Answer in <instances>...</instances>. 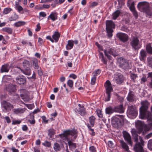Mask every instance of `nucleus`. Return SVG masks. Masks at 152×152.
Here are the masks:
<instances>
[{
    "instance_id": "3",
    "label": "nucleus",
    "mask_w": 152,
    "mask_h": 152,
    "mask_svg": "<svg viewBox=\"0 0 152 152\" xmlns=\"http://www.w3.org/2000/svg\"><path fill=\"white\" fill-rule=\"evenodd\" d=\"M75 134V131L69 130L64 131L63 134L60 135V136L63 140H67L68 141V144L70 148L75 149L76 148V144L72 142L71 140H72L71 137L74 136Z\"/></svg>"
},
{
    "instance_id": "12",
    "label": "nucleus",
    "mask_w": 152,
    "mask_h": 152,
    "mask_svg": "<svg viewBox=\"0 0 152 152\" xmlns=\"http://www.w3.org/2000/svg\"><path fill=\"white\" fill-rule=\"evenodd\" d=\"M60 35V33L58 32L55 31L52 35L53 38L51 37L48 36V39L50 40L52 42H57L59 40Z\"/></svg>"
},
{
    "instance_id": "21",
    "label": "nucleus",
    "mask_w": 152,
    "mask_h": 152,
    "mask_svg": "<svg viewBox=\"0 0 152 152\" xmlns=\"http://www.w3.org/2000/svg\"><path fill=\"white\" fill-rule=\"evenodd\" d=\"M106 29L115 28V24L111 20H107L106 22Z\"/></svg>"
},
{
    "instance_id": "59",
    "label": "nucleus",
    "mask_w": 152,
    "mask_h": 152,
    "mask_svg": "<svg viewBox=\"0 0 152 152\" xmlns=\"http://www.w3.org/2000/svg\"><path fill=\"white\" fill-rule=\"evenodd\" d=\"M101 72V71L99 69H98L97 70H96L95 71V74L94 75V76H95V77H96V76H97V75H99L100 74Z\"/></svg>"
},
{
    "instance_id": "18",
    "label": "nucleus",
    "mask_w": 152,
    "mask_h": 152,
    "mask_svg": "<svg viewBox=\"0 0 152 152\" xmlns=\"http://www.w3.org/2000/svg\"><path fill=\"white\" fill-rule=\"evenodd\" d=\"M113 80H115L117 84H120L123 82L124 78L122 75L118 74L115 76Z\"/></svg>"
},
{
    "instance_id": "47",
    "label": "nucleus",
    "mask_w": 152,
    "mask_h": 152,
    "mask_svg": "<svg viewBox=\"0 0 152 152\" xmlns=\"http://www.w3.org/2000/svg\"><path fill=\"white\" fill-rule=\"evenodd\" d=\"M10 21L15 20L18 18V16L16 14H15L13 16L10 18Z\"/></svg>"
},
{
    "instance_id": "50",
    "label": "nucleus",
    "mask_w": 152,
    "mask_h": 152,
    "mask_svg": "<svg viewBox=\"0 0 152 152\" xmlns=\"http://www.w3.org/2000/svg\"><path fill=\"white\" fill-rule=\"evenodd\" d=\"M68 86L70 88H72L73 86V82L72 80H69L67 82Z\"/></svg>"
},
{
    "instance_id": "51",
    "label": "nucleus",
    "mask_w": 152,
    "mask_h": 152,
    "mask_svg": "<svg viewBox=\"0 0 152 152\" xmlns=\"http://www.w3.org/2000/svg\"><path fill=\"white\" fill-rule=\"evenodd\" d=\"M96 77L95 76H93L91 78V84L92 85H94L96 82Z\"/></svg>"
},
{
    "instance_id": "8",
    "label": "nucleus",
    "mask_w": 152,
    "mask_h": 152,
    "mask_svg": "<svg viewBox=\"0 0 152 152\" xmlns=\"http://www.w3.org/2000/svg\"><path fill=\"white\" fill-rule=\"evenodd\" d=\"M124 116L123 115H116L113 116L111 119V122L113 125L115 126L120 125L121 124L122 121L124 119Z\"/></svg>"
},
{
    "instance_id": "61",
    "label": "nucleus",
    "mask_w": 152,
    "mask_h": 152,
    "mask_svg": "<svg viewBox=\"0 0 152 152\" xmlns=\"http://www.w3.org/2000/svg\"><path fill=\"white\" fill-rule=\"evenodd\" d=\"M35 9L38 10H41L43 9V7L39 5H38L35 7Z\"/></svg>"
},
{
    "instance_id": "64",
    "label": "nucleus",
    "mask_w": 152,
    "mask_h": 152,
    "mask_svg": "<svg viewBox=\"0 0 152 152\" xmlns=\"http://www.w3.org/2000/svg\"><path fill=\"white\" fill-rule=\"evenodd\" d=\"M41 28L40 26V24L38 23L37 24V28L35 29V30L36 31H39Z\"/></svg>"
},
{
    "instance_id": "7",
    "label": "nucleus",
    "mask_w": 152,
    "mask_h": 152,
    "mask_svg": "<svg viewBox=\"0 0 152 152\" xmlns=\"http://www.w3.org/2000/svg\"><path fill=\"white\" fill-rule=\"evenodd\" d=\"M130 45L135 50H138L141 47L139 43L138 38L137 37H133L130 42Z\"/></svg>"
},
{
    "instance_id": "32",
    "label": "nucleus",
    "mask_w": 152,
    "mask_h": 152,
    "mask_svg": "<svg viewBox=\"0 0 152 152\" xmlns=\"http://www.w3.org/2000/svg\"><path fill=\"white\" fill-rule=\"evenodd\" d=\"M24 111L23 108L14 109L13 110V112L15 114H18L23 113Z\"/></svg>"
},
{
    "instance_id": "19",
    "label": "nucleus",
    "mask_w": 152,
    "mask_h": 152,
    "mask_svg": "<svg viewBox=\"0 0 152 152\" xmlns=\"http://www.w3.org/2000/svg\"><path fill=\"white\" fill-rule=\"evenodd\" d=\"M128 111L130 115L133 116H136L137 115L135 107L132 105L130 106H128Z\"/></svg>"
},
{
    "instance_id": "20",
    "label": "nucleus",
    "mask_w": 152,
    "mask_h": 152,
    "mask_svg": "<svg viewBox=\"0 0 152 152\" xmlns=\"http://www.w3.org/2000/svg\"><path fill=\"white\" fill-rule=\"evenodd\" d=\"M17 68L20 69L21 72L26 75H31V69L29 67H25L24 69H22L20 67Z\"/></svg>"
},
{
    "instance_id": "31",
    "label": "nucleus",
    "mask_w": 152,
    "mask_h": 152,
    "mask_svg": "<svg viewBox=\"0 0 152 152\" xmlns=\"http://www.w3.org/2000/svg\"><path fill=\"white\" fill-rule=\"evenodd\" d=\"M146 50L148 53L152 54V47L151 44L149 43L146 45Z\"/></svg>"
},
{
    "instance_id": "22",
    "label": "nucleus",
    "mask_w": 152,
    "mask_h": 152,
    "mask_svg": "<svg viewBox=\"0 0 152 152\" xmlns=\"http://www.w3.org/2000/svg\"><path fill=\"white\" fill-rule=\"evenodd\" d=\"M114 110L115 112H118L120 113H123L124 112V110L122 104L114 107Z\"/></svg>"
},
{
    "instance_id": "9",
    "label": "nucleus",
    "mask_w": 152,
    "mask_h": 152,
    "mask_svg": "<svg viewBox=\"0 0 152 152\" xmlns=\"http://www.w3.org/2000/svg\"><path fill=\"white\" fill-rule=\"evenodd\" d=\"M1 107L2 110L4 113L9 112L11 109L14 107L13 105L6 101H3L1 103Z\"/></svg>"
},
{
    "instance_id": "40",
    "label": "nucleus",
    "mask_w": 152,
    "mask_h": 152,
    "mask_svg": "<svg viewBox=\"0 0 152 152\" xmlns=\"http://www.w3.org/2000/svg\"><path fill=\"white\" fill-rule=\"evenodd\" d=\"M99 57L101 58V61L105 64H106L107 63V61L106 60L104 57L103 54L102 53H100Z\"/></svg>"
},
{
    "instance_id": "63",
    "label": "nucleus",
    "mask_w": 152,
    "mask_h": 152,
    "mask_svg": "<svg viewBox=\"0 0 152 152\" xmlns=\"http://www.w3.org/2000/svg\"><path fill=\"white\" fill-rule=\"evenodd\" d=\"M133 15L135 16L136 18H137L138 16L137 12L136 10H135L134 11H132Z\"/></svg>"
},
{
    "instance_id": "30",
    "label": "nucleus",
    "mask_w": 152,
    "mask_h": 152,
    "mask_svg": "<svg viewBox=\"0 0 152 152\" xmlns=\"http://www.w3.org/2000/svg\"><path fill=\"white\" fill-rule=\"evenodd\" d=\"M2 31L3 32H7L9 34H12L13 32L12 29L8 27L3 28Z\"/></svg>"
},
{
    "instance_id": "46",
    "label": "nucleus",
    "mask_w": 152,
    "mask_h": 152,
    "mask_svg": "<svg viewBox=\"0 0 152 152\" xmlns=\"http://www.w3.org/2000/svg\"><path fill=\"white\" fill-rule=\"evenodd\" d=\"M148 147L149 150H152V140H150L148 141Z\"/></svg>"
},
{
    "instance_id": "42",
    "label": "nucleus",
    "mask_w": 152,
    "mask_h": 152,
    "mask_svg": "<svg viewBox=\"0 0 152 152\" xmlns=\"http://www.w3.org/2000/svg\"><path fill=\"white\" fill-rule=\"evenodd\" d=\"M131 1V0H128L127 3V6L129 7L130 10L132 12L135 10L134 6H130L129 2Z\"/></svg>"
},
{
    "instance_id": "2",
    "label": "nucleus",
    "mask_w": 152,
    "mask_h": 152,
    "mask_svg": "<svg viewBox=\"0 0 152 152\" xmlns=\"http://www.w3.org/2000/svg\"><path fill=\"white\" fill-rule=\"evenodd\" d=\"M131 132L134 137V141L137 142V143L134 147V149L135 152H146L144 150L143 146H144V141L142 138L141 136L139 137L140 142H138V140L137 132L135 129H132L131 131Z\"/></svg>"
},
{
    "instance_id": "53",
    "label": "nucleus",
    "mask_w": 152,
    "mask_h": 152,
    "mask_svg": "<svg viewBox=\"0 0 152 152\" xmlns=\"http://www.w3.org/2000/svg\"><path fill=\"white\" fill-rule=\"evenodd\" d=\"M89 151L90 152H96V148L93 146L90 147Z\"/></svg>"
},
{
    "instance_id": "43",
    "label": "nucleus",
    "mask_w": 152,
    "mask_h": 152,
    "mask_svg": "<svg viewBox=\"0 0 152 152\" xmlns=\"http://www.w3.org/2000/svg\"><path fill=\"white\" fill-rule=\"evenodd\" d=\"M12 10V9L11 8H5L3 10V13L4 14H7L10 13Z\"/></svg>"
},
{
    "instance_id": "15",
    "label": "nucleus",
    "mask_w": 152,
    "mask_h": 152,
    "mask_svg": "<svg viewBox=\"0 0 152 152\" xmlns=\"http://www.w3.org/2000/svg\"><path fill=\"white\" fill-rule=\"evenodd\" d=\"M105 55L107 57V58L109 59H111V56L109 55V54H111L114 57H115L118 56V53H117L115 50L113 49H110L108 51L104 50V51Z\"/></svg>"
},
{
    "instance_id": "1",
    "label": "nucleus",
    "mask_w": 152,
    "mask_h": 152,
    "mask_svg": "<svg viewBox=\"0 0 152 152\" xmlns=\"http://www.w3.org/2000/svg\"><path fill=\"white\" fill-rule=\"evenodd\" d=\"M142 106L140 108V117L143 119H147L148 121H152V115L150 112L148 111L150 103L147 100L141 102Z\"/></svg>"
},
{
    "instance_id": "10",
    "label": "nucleus",
    "mask_w": 152,
    "mask_h": 152,
    "mask_svg": "<svg viewBox=\"0 0 152 152\" xmlns=\"http://www.w3.org/2000/svg\"><path fill=\"white\" fill-rule=\"evenodd\" d=\"M16 86L12 84H10L6 87V90L8 92L10 95H13L16 91Z\"/></svg>"
},
{
    "instance_id": "36",
    "label": "nucleus",
    "mask_w": 152,
    "mask_h": 152,
    "mask_svg": "<svg viewBox=\"0 0 152 152\" xmlns=\"http://www.w3.org/2000/svg\"><path fill=\"white\" fill-rule=\"evenodd\" d=\"M95 118L94 116L90 117L89 118V123L91 126L93 127L94 124Z\"/></svg>"
},
{
    "instance_id": "60",
    "label": "nucleus",
    "mask_w": 152,
    "mask_h": 152,
    "mask_svg": "<svg viewBox=\"0 0 152 152\" xmlns=\"http://www.w3.org/2000/svg\"><path fill=\"white\" fill-rule=\"evenodd\" d=\"M21 122V121H20L15 120V121H13L12 124V125H15L16 124H19Z\"/></svg>"
},
{
    "instance_id": "17",
    "label": "nucleus",
    "mask_w": 152,
    "mask_h": 152,
    "mask_svg": "<svg viewBox=\"0 0 152 152\" xmlns=\"http://www.w3.org/2000/svg\"><path fill=\"white\" fill-rule=\"evenodd\" d=\"M117 36L119 39L123 42H126L128 39V36L124 33H118L117 34Z\"/></svg>"
},
{
    "instance_id": "49",
    "label": "nucleus",
    "mask_w": 152,
    "mask_h": 152,
    "mask_svg": "<svg viewBox=\"0 0 152 152\" xmlns=\"http://www.w3.org/2000/svg\"><path fill=\"white\" fill-rule=\"evenodd\" d=\"M148 64L149 67L152 68V57H150L147 59Z\"/></svg>"
},
{
    "instance_id": "38",
    "label": "nucleus",
    "mask_w": 152,
    "mask_h": 152,
    "mask_svg": "<svg viewBox=\"0 0 152 152\" xmlns=\"http://www.w3.org/2000/svg\"><path fill=\"white\" fill-rule=\"evenodd\" d=\"M107 31V36L109 37H111L113 36L112 33L113 31L112 29H106Z\"/></svg>"
},
{
    "instance_id": "37",
    "label": "nucleus",
    "mask_w": 152,
    "mask_h": 152,
    "mask_svg": "<svg viewBox=\"0 0 152 152\" xmlns=\"http://www.w3.org/2000/svg\"><path fill=\"white\" fill-rule=\"evenodd\" d=\"M147 78H151V81L149 82V86L151 88H152V72H149L148 74Z\"/></svg>"
},
{
    "instance_id": "56",
    "label": "nucleus",
    "mask_w": 152,
    "mask_h": 152,
    "mask_svg": "<svg viewBox=\"0 0 152 152\" xmlns=\"http://www.w3.org/2000/svg\"><path fill=\"white\" fill-rule=\"evenodd\" d=\"M41 118L42 120V122L45 124L48 123V120L46 119V118L45 116H43L41 117Z\"/></svg>"
},
{
    "instance_id": "55",
    "label": "nucleus",
    "mask_w": 152,
    "mask_h": 152,
    "mask_svg": "<svg viewBox=\"0 0 152 152\" xmlns=\"http://www.w3.org/2000/svg\"><path fill=\"white\" fill-rule=\"evenodd\" d=\"M97 112L98 116L99 118H102L103 117V115L101 110H97Z\"/></svg>"
},
{
    "instance_id": "25",
    "label": "nucleus",
    "mask_w": 152,
    "mask_h": 152,
    "mask_svg": "<svg viewBox=\"0 0 152 152\" xmlns=\"http://www.w3.org/2000/svg\"><path fill=\"white\" fill-rule=\"evenodd\" d=\"M57 12H52L48 16V19L50 18L52 21H54L57 19Z\"/></svg>"
},
{
    "instance_id": "45",
    "label": "nucleus",
    "mask_w": 152,
    "mask_h": 152,
    "mask_svg": "<svg viewBox=\"0 0 152 152\" xmlns=\"http://www.w3.org/2000/svg\"><path fill=\"white\" fill-rule=\"evenodd\" d=\"M55 134L54 131L53 129H51L48 130V135H50V137Z\"/></svg>"
},
{
    "instance_id": "29",
    "label": "nucleus",
    "mask_w": 152,
    "mask_h": 152,
    "mask_svg": "<svg viewBox=\"0 0 152 152\" xmlns=\"http://www.w3.org/2000/svg\"><path fill=\"white\" fill-rule=\"evenodd\" d=\"M120 143L121 146L126 151H129V147L127 144L123 140H120Z\"/></svg>"
},
{
    "instance_id": "4",
    "label": "nucleus",
    "mask_w": 152,
    "mask_h": 152,
    "mask_svg": "<svg viewBox=\"0 0 152 152\" xmlns=\"http://www.w3.org/2000/svg\"><path fill=\"white\" fill-rule=\"evenodd\" d=\"M137 7L141 12H145L150 16L152 15V13L150 10L149 4L146 2H139L137 5Z\"/></svg>"
},
{
    "instance_id": "48",
    "label": "nucleus",
    "mask_w": 152,
    "mask_h": 152,
    "mask_svg": "<svg viewBox=\"0 0 152 152\" xmlns=\"http://www.w3.org/2000/svg\"><path fill=\"white\" fill-rule=\"evenodd\" d=\"M87 126L88 128V129H89L90 131H91L92 132V133L91 134L92 135H95V132H94V130L93 129H91V126L89 124H88L87 125Z\"/></svg>"
},
{
    "instance_id": "24",
    "label": "nucleus",
    "mask_w": 152,
    "mask_h": 152,
    "mask_svg": "<svg viewBox=\"0 0 152 152\" xmlns=\"http://www.w3.org/2000/svg\"><path fill=\"white\" fill-rule=\"evenodd\" d=\"M147 53L146 51L143 49L140 52V59L141 61L144 60L147 56Z\"/></svg>"
},
{
    "instance_id": "14",
    "label": "nucleus",
    "mask_w": 152,
    "mask_h": 152,
    "mask_svg": "<svg viewBox=\"0 0 152 152\" xmlns=\"http://www.w3.org/2000/svg\"><path fill=\"white\" fill-rule=\"evenodd\" d=\"M16 80V82L20 85H24L26 82V78L23 75L17 76Z\"/></svg>"
},
{
    "instance_id": "39",
    "label": "nucleus",
    "mask_w": 152,
    "mask_h": 152,
    "mask_svg": "<svg viewBox=\"0 0 152 152\" xmlns=\"http://www.w3.org/2000/svg\"><path fill=\"white\" fill-rule=\"evenodd\" d=\"M53 148L56 151H58L60 149V147L59 145L57 143H54Z\"/></svg>"
},
{
    "instance_id": "28",
    "label": "nucleus",
    "mask_w": 152,
    "mask_h": 152,
    "mask_svg": "<svg viewBox=\"0 0 152 152\" xmlns=\"http://www.w3.org/2000/svg\"><path fill=\"white\" fill-rule=\"evenodd\" d=\"M115 112L113 108L111 106L106 108L105 109V113L106 114L110 115Z\"/></svg>"
},
{
    "instance_id": "16",
    "label": "nucleus",
    "mask_w": 152,
    "mask_h": 152,
    "mask_svg": "<svg viewBox=\"0 0 152 152\" xmlns=\"http://www.w3.org/2000/svg\"><path fill=\"white\" fill-rule=\"evenodd\" d=\"M135 126L140 133L143 132L144 126L143 122L140 121H137L135 122Z\"/></svg>"
},
{
    "instance_id": "57",
    "label": "nucleus",
    "mask_w": 152,
    "mask_h": 152,
    "mask_svg": "<svg viewBox=\"0 0 152 152\" xmlns=\"http://www.w3.org/2000/svg\"><path fill=\"white\" fill-rule=\"evenodd\" d=\"M47 15L44 12H41L39 13V17H44Z\"/></svg>"
},
{
    "instance_id": "44",
    "label": "nucleus",
    "mask_w": 152,
    "mask_h": 152,
    "mask_svg": "<svg viewBox=\"0 0 152 152\" xmlns=\"http://www.w3.org/2000/svg\"><path fill=\"white\" fill-rule=\"evenodd\" d=\"M137 77V75L135 74H132L130 75V77L133 82H135V80Z\"/></svg>"
},
{
    "instance_id": "5",
    "label": "nucleus",
    "mask_w": 152,
    "mask_h": 152,
    "mask_svg": "<svg viewBox=\"0 0 152 152\" xmlns=\"http://www.w3.org/2000/svg\"><path fill=\"white\" fill-rule=\"evenodd\" d=\"M104 86L106 91V93L107 95V97L105 98V101H109L110 100L111 93L113 91V88L111 86V84L109 80H107L104 84Z\"/></svg>"
},
{
    "instance_id": "52",
    "label": "nucleus",
    "mask_w": 152,
    "mask_h": 152,
    "mask_svg": "<svg viewBox=\"0 0 152 152\" xmlns=\"http://www.w3.org/2000/svg\"><path fill=\"white\" fill-rule=\"evenodd\" d=\"M121 29V31H124L126 32H128L129 31V30L128 29V28L126 27L125 26H123L122 27Z\"/></svg>"
},
{
    "instance_id": "13",
    "label": "nucleus",
    "mask_w": 152,
    "mask_h": 152,
    "mask_svg": "<svg viewBox=\"0 0 152 152\" xmlns=\"http://www.w3.org/2000/svg\"><path fill=\"white\" fill-rule=\"evenodd\" d=\"M78 106L79 107V108H75V112L77 113L80 114L82 116H84L86 114V112L84 106L80 104H79Z\"/></svg>"
},
{
    "instance_id": "58",
    "label": "nucleus",
    "mask_w": 152,
    "mask_h": 152,
    "mask_svg": "<svg viewBox=\"0 0 152 152\" xmlns=\"http://www.w3.org/2000/svg\"><path fill=\"white\" fill-rule=\"evenodd\" d=\"M108 144L109 147L111 148H113L114 147V144L112 141H109L108 142Z\"/></svg>"
},
{
    "instance_id": "54",
    "label": "nucleus",
    "mask_w": 152,
    "mask_h": 152,
    "mask_svg": "<svg viewBox=\"0 0 152 152\" xmlns=\"http://www.w3.org/2000/svg\"><path fill=\"white\" fill-rule=\"evenodd\" d=\"M52 1H53L54 3V4H51V5L53 7H55L56 6L55 4L58 3L57 0H48V2H50Z\"/></svg>"
},
{
    "instance_id": "35",
    "label": "nucleus",
    "mask_w": 152,
    "mask_h": 152,
    "mask_svg": "<svg viewBox=\"0 0 152 152\" xmlns=\"http://www.w3.org/2000/svg\"><path fill=\"white\" fill-rule=\"evenodd\" d=\"M32 62L34 68L36 69H38L39 66L38 64V60L37 59H34L32 60Z\"/></svg>"
},
{
    "instance_id": "41",
    "label": "nucleus",
    "mask_w": 152,
    "mask_h": 152,
    "mask_svg": "<svg viewBox=\"0 0 152 152\" xmlns=\"http://www.w3.org/2000/svg\"><path fill=\"white\" fill-rule=\"evenodd\" d=\"M23 64V66L24 68L25 67H29L30 65L29 61L26 60L24 61Z\"/></svg>"
},
{
    "instance_id": "6",
    "label": "nucleus",
    "mask_w": 152,
    "mask_h": 152,
    "mask_svg": "<svg viewBox=\"0 0 152 152\" xmlns=\"http://www.w3.org/2000/svg\"><path fill=\"white\" fill-rule=\"evenodd\" d=\"M118 61L119 67L124 70L129 69L130 68L128 60L122 57L119 58Z\"/></svg>"
},
{
    "instance_id": "11",
    "label": "nucleus",
    "mask_w": 152,
    "mask_h": 152,
    "mask_svg": "<svg viewBox=\"0 0 152 152\" xmlns=\"http://www.w3.org/2000/svg\"><path fill=\"white\" fill-rule=\"evenodd\" d=\"M123 134L124 140L131 146L132 145L131 137L130 134L126 131L123 132Z\"/></svg>"
},
{
    "instance_id": "23",
    "label": "nucleus",
    "mask_w": 152,
    "mask_h": 152,
    "mask_svg": "<svg viewBox=\"0 0 152 152\" xmlns=\"http://www.w3.org/2000/svg\"><path fill=\"white\" fill-rule=\"evenodd\" d=\"M10 70V66L8 64H5L2 65L1 68V73L7 72Z\"/></svg>"
},
{
    "instance_id": "62",
    "label": "nucleus",
    "mask_w": 152,
    "mask_h": 152,
    "mask_svg": "<svg viewBox=\"0 0 152 152\" xmlns=\"http://www.w3.org/2000/svg\"><path fill=\"white\" fill-rule=\"evenodd\" d=\"M147 79L146 77H143L141 78V83L142 84L143 83L145 82L146 81Z\"/></svg>"
},
{
    "instance_id": "34",
    "label": "nucleus",
    "mask_w": 152,
    "mask_h": 152,
    "mask_svg": "<svg viewBox=\"0 0 152 152\" xmlns=\"http://www.w3.org/2000/svg\"><path fill=\"white\" fill-rule=\"evenodd\" d=\"M120 11L119 10H117L113 14V19L115 20L118 17L120 13Z\"/></svg>"
},
{
    "instance_id": "27",
    "label": "nucleus",
    "mask_w": 152,
    "mask_h": 152,
    "mask_svg": "<svg viewBox=\"0 0 152 152\" xmlns=\"http://www.w3.org/2000/svg\"><path fill=\"white\" fill-rule=\"evenodd\" d=\"M134 96L133 92L132 91H130L128 94L127 97V100L129 102H132L134 101Z\"/></svg>"
},
{
    "instance_id": "33",
    "label": "nucleus",
    "mask_w": 152,
    "mask_h": 152,
    "mask_svg": "<svg viewBox=\"0 0 152 152\" xmlns=\"http://www.w3.org/2000/svg\"><path fill=\"white\" fill-rule=\"evenodd\" d=\"M26 24V23L25 22L23 21H19L15 23H14V25L15 27H19L21 26H24Z\"/></svg>"
},
{
    "instance_id": "26",
    "label": "nucleus",
    "mask_w": 152,
    "mask_h": 152,
    "mask_svg": "<svg viewBox=\"0 0 152 152\" xmlns=\"http://www.w3.org/2000/svg\"><path fill=\"white\" fill-rule=\"evenodd\" d=\"M68 43L66 46V49L68 50L71 49L73 47L74 45V41L70 40L67 42Z\"/></svg>"
}]
</instances>
